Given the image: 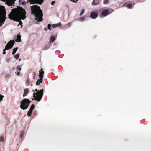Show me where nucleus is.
<instances>
[{
    "label": "nucleus",
    "mask_w": 151,
    "mask_h": 151,
    "mask_svg": "<svg viewBox=\"0 0 151 151\" xmlns=\"http://www.w3.org/2000/svg\"><path fill=\"white\" fill-rule=\"evenodd\" d=\"M23 2L22 3V4H24V3L25 2V1H23Z\"/></svg>",
    "instance_id": "36"
},
{
    "label": "nucleus",
    "mask_w": 151,
    "mask_h": 151,
    "mask_svg": "<svg viewBox=\"0 0 151 151\" xmlns=\"http://www.w3.org/2000/svg\"><path fill=\"white\" fill-rule=\"evenodd\" d=\"M17 47H16L13 49V51L12 52V54L13 55H14L16 53V51H17Z\"/></svg>",
    "instance_id": "18"
},
{
    "label": "nucleus",
    "mask_w": 151,
    "mask_h": 151,
    "mask_svg": "<svg viewBox=\"0 0 151 151\" xmlns=\"http://www.w3.org/2000/svg\"><path fill=\"white\" fill-rule=\"evenodd\" d=\"M6 76L7 77H10V75L9 74H8L6 75Z\"/></svg>",
    "instance_id": "29"
},
{
    "label": "nucleus",
    "mask_w": 151,
    "mask_h": 151,
    "mask_svg": "<svg viewBox=\"0 0 151 151\" xmlns=\"http://www.w3.org/2000/svg\"><path fill=\"white\" fill-rule=\"evenodd\" d=\"M19 54H17L15 55L14 56V57L16 60H17L19 58Z\"/></svg>",
    "instance_id": "20"
},
{
    "label": "nucleus",
    "mask_w": 151,
    "mask_h": 151,
    "mask_svg": "<svg viewBox=\"0 0 151 151\" xmlns=\"http://www.w3.org/2000/svg\"><path fill=\"white\" fill-rule=\"evenodd\" d=\"M85 11V9H81V10L79 14V15L80 16H81L84 13Z\"/></svg>",
    "instance_id": "19"
},
{
    "label": "nucleus",
    "mask_w": 151,
    "mask_h": 151,
    "mask_svg": "<svg viewBox=\"0 0 151 151\" xmlns=\"http://www.w3.org/2000/svg\"><path fill=\"white\" fill-rule=\"evenodd\" d=\"M2 1L5 2L6 4L8 6L14 5L15 1L16 0H1Z\"/></svg>",
    "instance_id": "7"
},
{
    "label": "nucleus",
    "mask_w": 151,
    "mask_h": 151,
    "mask_svg": "<svg viewBox=\"0 0 151 151\" xmlns=\"http://www.w3.org/2000/svg\"><path fill=\"white\" fill-rule=\"evenodd\" d=\"M21 60V59H19V61H20Z\"/></svg>",
    "instance_id": "37"
},
{
    "label": "nucleus",
    "mask_w": 151,
    "mask_h": 151,
    "mask_svg": "<svg viewBox=\"0 0 151 151\" xmlns=\"http://www.w3.org/2000/svg\"><path fill=\"white\" fill-rule=\"evenodd\" d=\"M14 43L15 41L14 40H10L8 42L5 46V49L8 50L12 48Z\"/></svg>",
    "instance_id": "6"
},
{
    "label": "nucleus",
    "mask_w": 151,
    "mask_h": 151,
    "mask_svg": "<svg viewBox=\"0 0 151 151\" xmlns=\"http://www.w3.org/2000/svg\"><path fill=\"white\" fill-rule=\"evenodd\" d=\"M55 3V1H52V2H51V4L52 5H53Z\"/></svg>",
    "instance_id": "32"
},
{
    "label": "nucleus",
    "mask_w": 151,
    "mask_h": 151,
    "mask_svg": "<svg viewBox=\"0 0 151 151\" xmlns=\"http://www.w3.org/2000/svg\"><path fill=\"white\" fill-rule=\"evenodd\" d=\"M19 74H20V72H17V75H19Z\"/></svg>",
    "instance_id": "33"
},
{
    "label": "nucleus",
    "mask_w": 151,
    "mask_h": 151,
    "mask_svg": "<svg viewBox=\"0 0 151 151\" xmlns=\"http://www.w3.org/2000/svg\"><path fill=\"white\" fill-rule=\"evenodd\" d=\"M22 22L20 21V22H19V24L18 25V26L19 25H22Z\"/></svg>",
    "instance_id": "31"
},
{
    "label": "nucleus",
    "mask_w": 151,
    "mask_h": 151,
    "mask_svg": "<svg viewBox=\"0 0 151 151\" xmlns=\"http://www.w3.org/2000/svg\"><path fill=\"white\" fill-rule=\"evenodd\" d=\"M31 13L36 17L35 20H37V24H38L39 21H42V20L43 16L42 10L40 9L39 6L37 5H34L31 7Z\"/></svg>",
    "instance_id": "2"
},
{
    "label": "nucleus",
    "mask_w": 151,
    "mask_h": 151,
    "mask_svg": "<svg viewBox=\"0 0 151 151\" xmlns=\"http://www.w3.org/2000/svg\"><path fill=\"white\" fill-rule=\"evenodd\" d=\"M61 25V24L60 23H59L57 24H54L52 25V28H55L58 27H60Z\"/></svg>",
    "instance_id": "12"
},
{
    "label": "nucleus",
    "mask_w": 151,
    "mask_h": 151,
    "mask_svg": "<svg viewBox=\"0 0 151 151\" xmlns=\"http://www.w3.org/2000/svg\"><path fill=\"white\" fill-rule=\"evenodd\" d=\"M43 89L39 91L36 89L35 91L33 90L34 91L33 93V97L35 99L37 100V101H39L42 97L43 95Z\"/></svg>",
    "instance_id": "4"
},
{
    "label": "nucleus",
    "mask_w": 151,
    "mask_h": 151,
    "mask_svg": "<svg viewBox=\"0 0 151 151\" xmlns=\"http://www.w3.org/2000/svg\"><path fill=\"white\" fill-rule=\"evenodd\" d=\"M29 90L27 88L25 89L24 90V92L23 94V96L24 97L26 96L29 93Z\"/></svg>",
    "instance_id": "15"
},
{
    "label": "nucleus",
    "mask_w": 151,
    "mask_h": 151,
    "mask_svg": "<svg viewBox=\"0 0 151 151\" xmlns=\"http://www.w3.org/2000/svg\"><path fill=\"white\" fill-rule=\"evenodd\" d=\"M26 14L24 9L21 7H17L12 10L9 17L10 19L16 21L24 20L26 17Z\"/></svg>",
    "instance_id": "1"
},
{
    "label": "nucleus",
    "mask_w": 151,
    "mask_h": 151,
    "mask_svg": "<svg viewBox=\"0 0 151 151\" xmlns=\"http://www.w3.org/2000/svg\"><path fill=\"white\" fill-rule=\"evenodd\" d=\"M99 0H93L91 3V5L93 6L97 5L99 4Z\"/></svg>",
    "instance_id": "13"
},
{
    "label": "nucleus",
    "mask_w": 151,
    "mask_h": 151,
    "mask_svg": "<svg viewBox=\"0 0 151 151\" xmlns=\"http://www.w3.org/2000/svg\"><path fill=\"white\" fill-rule=\"evenodd\" d=\"M21 36L18 35L17 36V39L15 41L17 42H20L21 41Z\"/></svg>",
    "instance_id": "16"
},
{
    "label": "nucleus",
    "mask_w": 151,
    "mask_h": 151,
    "mask_svg": "<svg viewBox=\"0 0 151 151\" xmlns=\"http://www.w3.org/2000/svg\"><path fill=\"white\" fill-rule=\"evenodd\" d=\"M132 4H128L127 5V7L128 8H130L132 7Z\"/></svg>",
    "instance_id": "26"
},
{
    "label": "nucleus",
    "mask_w": 151,
    "mask_h": 151,
    "mask_svg": "<svg viewBox=\"0 0 151 151\" xmlns=\"http://www.w3.org/2000/svg\"><path fill=\"white\" fill-rule=\"evenodd\" d=\"M34 108V105L33 104L32 105L30 108V109L28 111V112L27 114V115L28 116H29L31 115L32 112V111L33 110Z\"/></svg>",
    "instance_id": "10"
},
{
    "label": "nucleus",
    "mask_w": 151,
    "mask_h": 151,
    "mask_svg": "<svg viewBox=\"0 0 151 151\" xmlns=\"http://www.w3.org/2000/svg\"><path fill=\"white\" fill-rule=\"evenodd\" d=\"M39 76L40 78L42 79V78L43 76V74L44 73V72L42 70V69H41L39 71Z\"/></svg>",
    "instance_id": "11"
},
{
    "label": "nucleus",
    "mask_w": 151,
    "mask_h": 151,
    "mask_svg": "<svg viewBox=\"0 0 151 151\" xmlns=\"http://www.w3.org/2000/svg\"><path fill=\"white\" fill-rule=\"evenodd\" d=\"M16 70L18 71V70H21V68L20 66L19 65L17 66L16 67Z\"/></svg>",
    "instance_id": "24"
},
{
    "label": "nucleus",
    "mask_w": 151,
    "mask_h": 151,
    "mask_svg": "<svg viewBox=\"0 0 151 151\" xmlns=\"http://www.w3.org/2000/svg\"><path fill=\"white\" fill-rule=\"evenodd\" d=\"M70 24H71V23H68V26H70Z\"/></svg>",
    "instance_id": "35"
},
{
    "label": "nucleus",
    "mask_w": 151,
    "mask_h": 151,
    "mask_svg": "<svg viewBox=\"0 0 151 151\" xmlns=\"http://www.w3.org/2000/svg\"><path fill=\"white\" fill-rule=\"evenodd\" d=\"M4 138L3 136H0V141L1 142H3L4 141Z\"/></svg>",
    "instance_id": "23"
},
{
    "label": "nucleus",
    "mask_w": 151,
    "mask_h": 151,
    "mask_svg": "<svg viewBox=\"0 0 151 151\" xmlns=\"http://www.w3.org/2000/svg\"><path fill=\"white\" fill-rule=\"evenodd\" d=\"M22 25L21 27H22Z\"/></svg>",
    "instance_id": "38"
},
{
    "label": "nucleus",
    "mask_w": 151,
    "mask_h": 151,
    "mask_svg": "<svg viewBox=\"0 0 151 151\" xmlns=\"http://www.w3.org/2000/svg\"><path fill=\"white\" fill-rule=\"evenodd\" d=\"M6 12L4 6L0 5V27L5 22L6 18Z\"/></svg>",
    "instance_id": "3"
},
{
    "label": "nucleus",
    "mask_w": 151,
    "mask_h": 151,
    "mask_svg": "<svg viewBox=\"0 0 151 151\" xmlns=\"http://www.w3.org/2000/svg\"><path fill=\"white\" fill-rule=\"evenodd\" d=\"M90 17L93 19L96 18L98 16V13L97 12H92L90 13Z\"/></svg>",
    "instance_id": "9"
},
{
    "label": "nucleus",
    "mask_w": 151,
    "mask_h": 151,
    "mask_svg": "<svg viewBox=\"0 0 151 151\" xmlns=\"http://www.w3.org/2000/svg\"><path fill=\"white\" fill-rule=\"evenodd\" d=\"M52 25H50V24H49L48 25V26H47V28L49 29L50 30H51V29L52 28Z\"/></svg>",
    "instance_id": "21"
},
{
    "label": "nucleus",
    "mask_w": 151,
    "mask_h": 151,
    "mask_svg": "<svg viewBox=\"0 0 151 151\" xmlns=\"http://www.w3.org/2000/svg\"><path fill=\"white\" fill-rule=\"evenodd\" d=\"M6 50H7V49H6L5 48V49L4 50H3V54H6V52H5V51Z\"/></svg>",
    "instance_id": "30"
},
{
    "label": "nucleus",
    "mask_w": 151,
    "mask_h": 151,
    "mask_svg": "<svg viewBox=\"0 0 151 151\" xmlns=\"http://www.w3.org/2000/svg\"><path fill=\"white\" fill-rule=\"evenodd\" d=\"M109 14V11L108 9H103L101 12V15L104 17L107 15Z\"/></svg>",
    "instance_id": "8"
},
{
    "label": "nucleus",
    "mask_w": 151,
    "mask_h": 151,
    "mask_svg": "<svg viewBox=\"0 0 151 151\" xmlns=\"http://www.w3.org/2000/svg\"><path fill=\"white\" fill-rule=\"evenodd\" d=\"M47 28H44V30H46V31H47Z\"/></svg>",
    "instance_id": "34"
},
{
    "label": "nucleus",
    "mask_w": 151,
    "mask_h": 151,
    "mask_svg": "<svg viewBox=\"0 0 151 151\" xmlns=\"http://www.w3.org/2000/svg\"><path fill=\"white\" fill-rule=\"evenodd\" d=\"M30 101L27 99H25L21 102L20 108L23 110L27 109L28 107Z\"/></svg>",
    "instance_id": "5"
},
{
    "label": "nucleus",
    "mask_w": 151,
    "mask_h": 151,
    "mask_svg": "<svg viewBox=\"0 0 151 151\" xmlns=\"http://www.w3.org/2000/svg\"><path fill=\"white\" fill-rule=\"evenodd\" d=\"M85 20V17H83L80 18L79 20L81 21H83Z\"/></svg>",
    "instance_id": "22"
},
{
    "label": "nucleus",
    "mask_w": 151,
    "mask_h": 151,
    "mask_svg": "<svg viewBox=\"0 0 151 151\" xmlns=\"http://www.w3.org/2000/svg\"><path fill=\"white\" fill-rule=\"evenodd\" d=\"M24 135V134L23 132L21 133L20 134V137L21 138H22Z\"/></svg>",
    "instance_id": "28"
},
{
    "label": "nucleus",
    "mask_w": 151,
    "mask_h": 151,
    "mask_svg": "<svg viewBox=\"0 0 151 151\" xmlns=\"http://www.w3.org/2000/svg\"><path fill=\"white\" fill-rule=\"evenodd\" d=\"M57 37V35H55V36H51L50 39V41L52 42H54L56 40Z\"/></svg>",
    "instance_id": "14"
},
{
    "label": "nucleus",
    "mask_w": 151,
    "mask_h": 151,
    "mask_svg": "<svg viewBox=\"0 0 151 151\" xmlns=\"http://www.w3.org/2000/svg\"><path fill=\"white\" fill-rule=\"evenodd\" d=\"M42 82V79L40 78V79H38L36 82V84L37 85H39L40 83Z\"/></svg>",
    "instance_id": "17"
},
{
    "label": "nucleus",
    "mask_w": 151,
    "mask_h": 151,
    "mask_svg": "<svg viewBox=\"0 0 151 151\" xmlns=\"http://www.w3.org/2000/svg\"><path fill=\"white\" fill-rule=\"evenodd\" d=\"M70 1L74 3H76L78 0H70Z\"/></svg>",
    "instance_id": "27"
},
{
    "label": "nucleus",
    "mask_w": 151,
    "mask_h": 151,
    "mask_svg": "<svg viewBox=\"0 0 151 151\" xmlns=\"http://www.w3.org/2000/svg\"><path fill=\"white\" fill-rule=\"evenodd\" d=\"M109 2V0H103V3L104 4H107Z\"/></svg>",
    "instance_id": "25"
}]
</instances>
